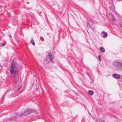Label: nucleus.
Here are the masks:
<instances>
[{"label": "nucleus", "mask_w": 122, "mask_h": 122, "mask_svg": "<svg viewBox=\"0 0 122 122\" xmlns=\"http://www.w3.org/2000/svg\"><path fill=\"white\" fill-rule=\"evenodd\" d=\"M17 65V62L15 59H13L12 61L10 71L11 74L13 75L15 78H16L18 75L17 71L16 69Z\"/></svg>", "instance_id": "f257e3e1"}, {"label": "nucleus", "mask_w": 122, "mask_h": 122, "mask_svg": "<svg viewBox=\"0 0 122 122\" xmlns=\"http://www.w3.org/2000/svg\"><path fill=\"white\" fill-rule=\"evenodd\" d=\"M113 67L117 70H122L121 63L119 61H114L113 63Z\"/></svg>", "instance_id": "f03ea898"}, {"label": "nucleus", "mask_w": 122, "mask_h": 122, "mask_svg": "<svg viewBox=\"0 0 122 122\" xmlns=\"http://www.w3.org/2000/svg\"><path fill=\"white\" fill-rule=\"evenodd\" d=\"M34 111V110L29 108L27 109L24 112L21 113L20 116L21 117L25 116L28 114L32 113Z\"/></svg>", "instance_id": "7ed1b4c3"}, {"label": "nucleus", "mask_w": 122, "mask_h": 122, "mask_svg": "<svg viewBox=\"0 0 122 122\" xmlns=\"http://www.w3.org/2000/svg\"><path fill=\"white\" fill-rule=\"evenodd\" d=\"M48 56L50 61L52 63H54V61L53 60L54 58V56L51 53L48 52Z\"/></svg>", "instance_id": "20e7f679"}, {"label": "nucleus", "mask_w": 122, "mask_h": 122, "mask_svg": "<svg viewBox=\"0 0 122 122\" xmlns=\"http://www.w3.org/2000/svg\"><path fill=\"white\" fill-rule=\"evenodd\" d=\"M107 34L105 31H103L101 34V36L104 38H105L107 36Z\"/></svg>", "instance_id": "39448f33"}, {"label": "nucleus", "mask_w": 122, "mask_h": 122, "mask_svg": "<svg viewBox=\"0 0 122 122\" xmlns=\"http://www.w3.org/2000/svg\"><path fill=\"white\" fill-rule=\"evenodd\" d=\"M113 76L114 78L117 79H119L121 77L120 75L116 74H113Z\"/></svg>", "instance_id": "423d86ee"}, {"label": "nucleus", "mask_w": 122, "mask_h": 122, "mask_svg": "<svg viewBox=\"0 0 122 122\" xmlns=\"http://www.w3.org/2000/svg\"><path fill=\"white\" fill-rule=\"evenodd\" d=\"M100 49L101 52L102 53L104 52L105 51V49L102 47H100Z\"/></svg>", "instance_id": "0eeeda50"}, {"label": "nucleus", "mask_w": 122, "mask_h": 122, "mask_svg": "<svg viewBox=\"0 0 122 122\" xmlns=\"http://www.w3.org/2000/svg\"><path fill=\"white\" fill-rule=\"evenodd\" d=\"M18 86L19 87L18 88V91H19L20 89L21 88V83L20 82L18 84Z\"/></svg>", "instance_id": "6e6552de"}, {"label": "nucleus", "mask_w": 122, "mask_h": 122, "mask_svg": "<svg viewBox=\"0 0 122 122\" xmlns=\"http://www.w3.org/2000/svg\"><path fill=\"white\" fill-rule=\"evenodd\" d=\"M88 94L90 95H92L93 94V92L92 91L89 90L88 91Z\"/></svg>", "instance_id": "1a4fd4ad"}, {"label": "nucleus", "mask_w": 122, "mask_h": 122, "mask_svg": "<svg viewBox=\"0 0 122 122\" xmlns=\"http://www.w3.org/2000/svg\"><path fill=\"white\" fill-rule=\"evenodd\" d=\"M111 18L112 21H114L115 20V17L114 15L112 14L111 15Z\"/></svg>", "instance_id": "9d476101"}, {"label": "nucleus", "mask_w": 122, "mask_h": 122, "mask_svg": "<svg viewBox=\"0 0 122 122\" xmlns=\"http://www.w3.org/2000/svg\"><path fill=\"white\" fill-rule=\"evenodd\" d=\"M30 42L33 45H35L34 41L33 40H31L30 41Z\"/></svg>", "instance_id": "9b49d317"}, {"label": "nucleus", "mask_w": 122, "mask_h": 122, "mask_svg": "<svg viewBox=\"0 0 122 122\" xmlns=\"http://www.w3.org/2000/svg\"><path fill=\"white\" fill-rule=\"evenodd\" d=\"M5 45V43H1L0 44V46L1 47H2L3 46H4Z\"/></svg>", "instance_id": "f8f14e48"}, {"label": "nucleus", "mask_w": 122, "mask_h": 122, "mask_svg": "<svg viewBox=\"0 0 122 122\" xmlns=\"http://www.w3.org/2000/svg\"><path fill=\"white\" fill-rule=\"evenodd\" d=\"M98 58L99 59V61H101V59H100V56L99 55L98 56Z\"/></svg>", "instance_id": "ddd939ff"}, {"label": "nucleus", "mask_w": 122, "mask_h": 122, "mask_svg": "<svg viewBox=\"0 0 122 122\" xmlns=\"http://www.w3.org/2000/svg\"><path fill=\"white\" fill-rule=\"evenodd\" d=\"M121 66L122 69V63H121Z\"/></svg>", "instance_id": "4468645a"}, {"label": "nucleus", "mask_w": 122, "mask_h": 122, "mask_svg": "<svg viewBox=\"0 0 122 122\" xmlns=\"http://www.w3.org/2000/svg\"><path fill=\"white\" fill-rule=\"evenodd\" d=\"M121 27H122V24L121 25Z\"/></svg>", "instance_id": "2eb2a0df"}, {"label": "nucleus", "mask_w": 122, "mask_h": 122, "mask_svg": "<svg viewBox=\"0 0 122 122\" xmlns=\"http://www.w3.org/2000/svg\"><path fill=\"white\" fill-rule=\"evenodd\" d=\"M39 112H40V111H39Z\"/></svg>", "instance_id": "dca6fc26"}, {"label": "nucleus", "mask_w": 122, "mask_h": 122, "mask_svg": "<svg viewBox=\"0 0 122 122\" xmlns=\"http://www.w3.org/2000/svg\"><path fill=\"white\" fill-rule=\"evenodd\" d=\"M15 117H14L13 118V119H15Z\"/></svg>", "instance_id": "f3484780"}, {"label": "nucleus", "mask_w": 122, "mask_h": 122, "mask_svg": "<svg viewBox=\"0 0 122 122\" xmlns=\"http://www.w3.org/2000/svg\"><path fill=\"white\" fill-rule=\"evenodd\" d=\"M88 76L89 77H90V76H89V75H88Z\"/></svg>", "instance_id": "a211bd4d"}]
</instances>
